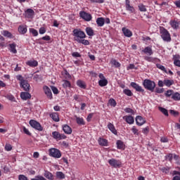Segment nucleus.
<instances>
[{"mask_svg": "<svg viewBox=\"0 0 180 180\" xmlns=\"http://www.w3.org/2000/svg\"><path fill=\"white\" fill-rule=\"evenodd\" d=\"M76 122L79 126H85V121L82 117H76Z\"/></svg>", "mask_w": 180, "mask_h": 180, "instance_id": "obj_31", "label": "nucleus"}, {"mask_svg": "<svg viewBox=\"0 0 180 180\" xmlns=\"http://www.w3.org/2000/svg\"><path fill=\"white\" fill-rule=\"evenodd\" d=\"M27 65H29V67H32V68H34V67H37L39 65V62L37 60H28L26 62Z\"/></svg>", "mask_w": 180, "mask_h": 180, "instance_id": "obj_21", "label": "nucleus"}, {"mask_svg": "<svg viewBox=\"0 0 180 180\" xmlns=\"http://www.w3.org/2000/svg\"><path fill=\"white\" fill-rule=\"evenodd\" d=\"M85 32L87 36H89L90 37H92V36H95V32H94V29H92V27H86Z\"/></svg>", "mask_w": 180, "mask_h": 180, "instance_id": "obj_23", "label": "nucleus"}, {"mask_svg": "<svg viewBox=\"0 0 180 180\" xmlns=\"http://www.w3.org/2000/svg\"><path fill=\"white\" fill-rule=\"evenodd\" d=\"M111 64L115 67V68H119L121 65L120 63H119L115 59H112Z\"/></svg>", "mask_w": 180, "mask_h": 180, "instance_id": "obj_39", "label": "nucleus"}, {"mask_svg": "<svg viewBox=\"0 0 180 180\" xmlns=\"http://www.w3.org/2000/svg\"><path fill=\"white\" fill-rule=\"evenodd\" d=\"M30 125L31 127H32V129L38 130V131H43V127H41V124H40L39 122L34 120H30Z\"/></svg>", "mask_w": 180, "mask_h": 180, "instance_id": "obj_6", "label": "nucleus"}, {"mask_svg": "<svg viewBox=\"0 0 180 180\" xmlns=\"http://www.w3.org/2000/svg\"><path fill=\"white\" fill-rule=\"evenodd\" d=\"M79 16L86 22H91L92 20V15L85 11H80Z\"/></svg>", "mask_w": 180, "mask_h": 180, "instance_id": "obj_7", "label": "nucleus"}, {"mask_svg": "<svg viewBox=\"0 0 180 180\" xmlns=\"http://www.w3.org/2000/svg\"><path fill=\"white\" fill-rule=\"evenodd\" d=\"M44 94L46 95L49 99H53V93H51V89L47 86H44L43 88Z\"/></svg>", "mask_w": 180, "mask_h": 180, "instance_id": "obj_10", "label": "nucleus"}, {"mask_svg": "<svg viewBox=\"0 0 180 180\" xmlns=\"http://www.w3.org/2000/svg\"><path fill=\"white\" fill-rule=\"evenodd\" d=\"M44 176H45L46 178V179L49 180H54V175L52 174L51 172L46 170L44 173Z\"/></svg>", "mask_w": 180, "mask_h": 180, "instance_id": "obj_24", "label": "nucleus"}, {"mask_svg": "<svg viewBox=\"0 0 180 180\" xmlns=\"http://www.w3.org/2000/svg\"><path fill=\"white\" fill-rule=\"evenodd\" d=\"M33 79H34V81H39V79H41V75H34Z\"/></svg>", "mask_w": 180, "mask_h": 180, "instance_id": "obj_59", "label": "nucleus"}, {"mask_svg": "<svg viewBox=\"0 0 180 180\" xmlns=\"http://www.w3.org/2000/svg\"><path fill=\"white\" fill-rule=\"evenodd\" d=\"M123 120H125L128 124H133L134 123V117L131 115L124 116Z\"/></svg>", "mask_w": 180, "mask_h": 180, "instance_id": "obj_14", "label": "nucleus"}, {"mask_svg": "<svg viewBox=\"0 0 180 180\" xmlns=\"http://www.w3.org/2000/svg\"><path fill=\"white\" fill-rule=\"evenodd\" d=\"M1 34L4 36V37H8V39H13V34L9 32L8 30L1 31Z\"/></svg>", "mask_w": 180, "mask_h": 180, "instance_id": "obj_28", "label": "nucleus"}, {"mask_svg": "<svg viewBox=\"0 0 180 180\" xmlns=\"http://www.w3.org/2000/svg\"><path fill=\"white\" fill-rule=\"evenodd\" d=\"M77 85L82 89H85L86 88V84H85V82H84L82 80H77Z\"/></svg>", "mask_w": 180, "mask_h": 180, "instance_id": "obj_32", "label": "nucleus"}, {"mask_svg": "<svg viewBox=\"0 0 180 180\" xmlns=\"http://www.w3.org/2000/svg\"><path fill=\"white\" fill-rule=\"evenodd\" d=\"M5 98H6V99L8 101H11V102H15V96H13L12 94H7L5 96Z\"/></svg>", "mask_w": 180, "mask_h": 180, "instance_id": "obj_47", "label": "nucleus"}, {"mask_svg": "<svg viewBox=\"0 0 180 180\" xmlns=\"http://www.w3.org/2000/svg\"><path fill=\"white\" fill-rule=\"evenodd\" d=\"M116 145H117V148H118V150H122L124 148V143H123V141L120 140L117 141Z\"/></svg>", "mask_w": 180, "mask_h": 180, "instance_id": "obj_33", "label": "nucleus"}, {"mask_svg": "<svg viewBox=\"0 0 180 180\" xmlns=\"http://www.w3.org/2000/svg\"><path fill=\"white\" fill-rule=\"evenodd\" d=\"M143 85L144 88H146V89H148V91H151L152 92L155 89V82L148 79H146L143 82Z\"/></svg>", "mask_w": 180, "mask_h": 180, "instance_id": "obj_3", "label": "nucleus"}, {"mask_svg": "<svg viewBox=\"0 0 180 180\" xmlns=\"http://www.w3.org/2000/svg\"><path fill=\"white\" fill-rule=\"evenodd\" d=\"M50 157L53 158H61V152L56 148H51L49 150Z\"/></svg>", "mask_w": 180, "mask_h": 180, "instance_id": "obj_4", "label": "nucleus"}, {"mask_svg": "<svg viewBox=\"0 0 180 180\" xmlns=\"http://www.w3.org/2000/svg\"><path fill=\"white\" fill-rule=\"evenodd\" d=\"M156 67L157 68H158L159 70H161V71H163L164 72H165L167 74V69L165 68V67L160 63H157L156 64Z\"/></svg>", "mask_w": 180, "mask_h": 180, "instance_id": "obj_41", "label": "nucleus"}, {"mask_svg": "<svg viewBox=\"0 0 180 180\" xmlns=\"http://www.w3.org/2000/svg\"><path fill=\"white\" fill-rule=\"evenodd\" d=\"M20 98L22 101H27L32 98V95L30 93L22 91L20 93Z\"/></svg>", "mask_w": 180, "mask_h": 180, "instance_id": "obj_19", "label": "nucleus"}, {"mask_svg": "<svg viewBox=\"0 0 180 180\" xmlns=\"http://www.w3.org/2000/svg\"><path fill=\"white\" fill-rule=\"evenodd\" d=\"M172 98L174 101H180V94L178 92L173 93Z\"/></svg>", "mask_w": 180, "mask_h": 180, "instance_id": "obj_38", "label": "nucleus"}, {"mask_svg": "<svg viewBox=\"0 0 180 180\" xmlns=\"http://www.w3.org/2000/svg\"><path fill=\"white\" fill-rule=\"evenodd\" d=\"M52 136L55 140H65L67 139V136L64 134H60V132L56 131L52 132Z\"/></svg>", "mask_w": 180, "mask_h": 180, "instance_id": "obj_8", "label": "nucleus"}, {"mask_svg": "<svg viewBox=\"0 0 180 180\" xmlns=\"http://www.w3.org/2000/svg\"><path fill=\"white\" fill-rule=\"evenodd\" d=\"M96 23H97V26H98V27H102V26H103V25H105V18L101 17V18H98L96 19Z\"/></svg>", "mask_w": 180, "mask_h": 180, "instance_id": "obj_29", "label": "nucleus"}, {"mask_svg": "<svg viewBox=\"0 0 180 180\" xmlns=\"http://www.w3.org/2000/svg\"><path fill=\"white\" fill-rule=\"evenodd\" d=\"M20 85L24 91H26V92L30 90V84H29V82H27V81H22Z\"/></svg>", "mask_w": 180, "mask_h": 180, "instance_id": "obj_15", "label": "nucleus"}, {"mask_svg": "<svg viewBox=\"0 0 180 180\" xmlns=\"http://www.w3.org/2000/svg\"><path fill=\"white\" fill-rule=\"evenodd\" d=\"M56 179H65V174L63 172H56Z\"/></svg>", "mask_w": 180, "mask_h": 180, "instance_id": "obj_30", "label": "nucleus"}, {"mask_svg": "<svg viewBox=\"0 0 180 180\" xmlns=\"http://www.w3.org/2000/svg\"><path fill=\"white\" fill-rule=\"evenodd\" d=\"M130 85L137 92H144V89H143V87H141V86L139 85L137 83L132 82H131Z\"/></svg>", "mask_w": 180, "mask_h": 180, "instance_id": "obj_9", "label": "nucleus"}, {"mask_svg": "<svg viewBox=\"0 0 180 180\" xmlns=\"http://www.w3.org/2000/svg\"><path fill=\"white\" fill-rule=\"evenodd\" d=\"M63 88H71V82L67 79H63Z\"/></svg>", "mask_w": 180, "mask_h": 180, "instance_id": "obj_36", "label": "nucleus"}, {"mask_svg": "<svg viewBox=\"0 0 180 180\" xmlns=\"http://www.w3.org/2000/svg\"><path fill=\"white\" fill-rule=\"evenodd\" d=\"M16 79H18V81H20V84H22V81H25V79H23V77H22V75H18L16 76Z\"/></svg>", "mask_w": 180, "mask_h": 180, "instance_id": "obj_60", "label": "nucleus"}, {"mask_svg": "<svg viewBox=\"0 0 180 180\" xmlns=\"http://www.w3.org/2000/svg\"><path fill=\"white\" fill-rule=\"evenodd\" d=\"M123 94H124V95H127V96H133V92H131V90L129 89H124Z\"/></svg>", "mask_w": 180, "mask_h": 180, "instance_id": "obj_40", "label": "nucleus"}, {"mask_svg": "<svg viewBox=\"0 0 180 180\" xmlns=\"http://www.w3.org/2000/svg\"><path fill=\"white\" fill-rule=\"evenodd\" d=\"M142 53H144V54H147V56H153V54H154L153 49H151L150 46L145 47V49L142 50Z\"/></svg>", "mask_w": 180, "mask_h": 180, "instance_id": "obj_16", "label": "nucleus"}, {"mask_svg": "<svg viewBox=\"0 0 180 180\" xmlns=\"http://www.w3.org/2000/svg\"><path fill=\"white\" fill-rule=\"evenodd\" d=\"M158 110L162 112L163 113V115H165V116H168V110H167L166 108H164L162 107H158Z\"/></svg>", "mask_w": 180, "mask_h": 180, "instance_id": "obj_42", "label": "nucleus"}, {"mask_svg": "<svg viewBox=\"0 0 180 180\" xmlns=\"http://www.w3.org/2000/svg\"><path fill=\"white\" fill-rule=\"evenodd\" d=\"M18 32L20 34H25V33H27V27L26 25H20L18 27Z\"/></svg>", "mask_w": 180, "mask_h": 180, "instance_id": "obj_26", "label": "nucleus"}, {"mask_svg": "<svg viewBox=\"0 0 180 180\" xmlns=\"http://www.w3.org/2000/svg\"><path fill=\"white\" fill-rule=\"evenodd\" d=\"M144 60H146V61H148L149 63L154 62V58L153 57H150V56H145Z\"/></svg>", "mask_w": 180, "mask_h": 180, "instance_id": "obj_57", "label": "nucleus"}, {"mask_svg": "<svg viewBox=\"0 0 180 180\" xmlns=\"http://www.w3.org/2000/svg\"><path fill=\"white\" fill-rule=\"evenodd\" d=\"M18 179H19V180H29V179H27V178L26 177V176H25V175H23V174L19 175Z\"/></svg>", "mask_w": 180, "mask_h": 180, "instance_id": "obj_63", "label": "nucleus"}, {"mask_svg": "<svg viewBox=\"0 0 180 180\" xmlns=\"http://www.w3.org/2000/svg\"><path fill=\"white\" fill-rule=\"evenodd\" d=\"M125 8H126V11L131 12V13H134L135 11H136L134 9V7H133L130 5V0L125 1Z\"/></svg>", "mask_w": 180, "mask_h": 180, "instance_id": "obj_11", "label": "nucleus"}, {"mask_svg": "<svg viewBox=\"0 0 180 180\" xmlns=\"http://www.w3.org/2000/svg\"><path fill=\"white\" fill-rule=\"evenodd\" d=\"M63 76L65 78V79H71L72 77L71 75L67 71V70H64Z\"/></svg>", "mask_w": 180, "mask_h": 180, "instance_id": "obj_43", "label": "nucleus"}, {"mask_svg": "<svg viewBox=\"0 0 180 180\" xmlns=\"http://www.w3.org/2000/svg\"><path fill=\"white\" fill-rule=\"evenodd\" d=\"M63 131L65 134H71L72 133V129L68 124L63 125Z\"/></svg>", "mask_w": 180, "mask_h": 180, "instance_id": "obj_18", "label": "nucleus"}, {"mask_svg": "<svg viewBox=\"0 0 180 180\" xmlns=\"http://www.w3.org/2000/svg\"><path fill=\"white\" fill-rule=\"evenodd\" d=\"M30 33H32L34 37L39 36V32L34 28H30Z\"/></svg>", "mask_w": 180, "mask_h": 180, "instance_id": "obj_46", "label": "nucleus"}, {"mask_svg": "<svg viewBox=\"0 0 180 180\" xmlns=\"http://www.w3.org/2000/svg\"><path fill=\"white\" fill-rule=\"evenodd\" d=\"M148 131H150V128L148 127L143 128L142 130V132L143 133V134H148Z\"/></svg>", "mask_w": 180, "mask_h": 180, "instance_id": "obj_61", "label": "nucleus"}, {"mask_svg": "<svg viewBox=\"0 0 180 180\" xmlns=\"http://www.w3.org/2000/svg\"><path fill=\"white\" fill-rule=\"evenodd\" d=\"M164 84L166 86H171V85H174V82L173 79H164Z\"/></svg>", "mask_w": 180, "mask_h": 180, "instance_id": "obj_35", "label": "nucleus"}, {"mask_svg": "<svg viewBox=\"0 0 180 180\" xmlns=\"http://www.w3.org/2000/svg\"><path fill=\"white\" fill-rule=\"evenodd\" d=\"M98 85L100 86H106L108 85V79H103L98 81Z\"/></svg>", "mask_w": 180, "mask_h": 180, "instance_id": "obj_37", "label": "nucleus"}, {"mask_svg": "<svg viewBox=\"0 0 180 180\" xmlns=\"http://www.w3.org/2000/svg\"><path fill=\"white\" fill-rule=\"evenodd\" d=\"M98 143L99 146H101L102 147H108V140L103 138H98Z\"/></svg>", "mask_w": 180, "mask_h": 180, "instance_id": "obj_20", "label": "nucleus"}, {"mask_svg": "<svg viewBox=\"0 0 180 180\" xmlns=\"http://www.w3.org/2000/svg\"><path fill=\"white\" fill-rule=\"evenodd\" d=\"M72 33H73L74 40L75 41H77V43L82 39H85V37H86V34H85V32L81 30V29H75L72 31Z\"/></svg>", "mask_w": 180, "mask_h": 180, "instance_id": "obj_1", "label": "nucleus"}, {"mask_svg": "<svg viewBox=\"0 0 180 180\" xmlns=\"http://www.w3.org/2000/svg\"><path fill=\"white\" fill-rule=\"evenodd\" d=\"M108 103H110V105L112 106L113 108H115L117 105L116 101L114 98H110L108 101Z\"/></svg>", "mask_w": 180, "mask_h": 180, "instance_id": "obj_48", "label": "nucleus"}, {"mask_svg": "<svg viewBox=\"0 0 180 180\" xmlns=\"http://www.w3.org/2000/svg\"><path fill=\"white\" fill-rule=\"evenodd\" d=\"M52 92L55 94L57 95L58 94V89L57 87L52 86H51Z\"/></svg>", "mask_w": 180, "mask_h": 180, "instance_id": "obj_56", "label": "nucleus"}, {"mask_svg": "<svg viewBox=\"0 0 180 180\" xmlns=\"http://www.w3.org/2000/svg\"><path fill=\"white\" fill-rule=\"evenodd\" d=\"M49 116L53 122H60V117L58 116V113L52 112L49 115Z\"/></svg>", "mask_w": 180, "mask_h": 180, "instance_id": "obj_22", "label": "nucleus"}, {"mask_svg": "<svg viewBox=\"0 0 180 180\" xmlns=\"http://www.w3.org/2000/svg\"><path fill=\"white\" fill-rule=\"evenodd\" d=\"M165 96H167V98H169V96H172V95H174V91L173 90H167L165 93Z\"/></svg>", "mask_w": 180, "mask_h": 180, "instance_id": "obj_50", "label": "nucleus"}, {"mask_svg": "<svg viewBox=\"0 0 180 180\" xmlns=\"http://www.w3.org/2000/svg\"><path fill=\"white\" fill-rule=\"evenodd\" d=\"M124 112H126V113H131V115H134V110L130 108H124Z\"/></svg>", "mask_w": 180, "mask_h": 180, "instance_id": "obj_53", "label": "nucleus"}, {"mask_svg": "<svg viewBox=\"0 0 180 180\" xmlns=\"http://www.w3.org/2000/svg\"><path fill=\"white\" fill-rule=\"evenodd\" d=\"M131 131L134 134L139 136V129H137V128H136V127H132L131 128Z\"/></svg>", "mask_w": 180, "mask_h": 180, "instance_id": "obj_55", "label": "nucleus"}, {"mask_svg": "<svg viewBox=\"0 0 180 180\" xmlns=\"http://www.w3.org/2000/svg\"><path fill=\"white\" fill-rule=\"evenodd\" d=\"M127 71H129V70H137V68H136V65H134V64H129L127 67Z\"/></svg>", "mask_w": 180, "mask_h": 180, "instance_id": "obj_54", "label": "nucleus"}, {"mask_svg": "<svg viewBox=\"0 0 180 180\" xmlns=\"http://www.w3.org/2000/svg\"><path fill=\"white\" fill-rule=\"evenodd\" d=\"M136 122L137 126H143L146 123V120L143 117L138 115L136 117Z\"/></svg>", "mask_w": 180, "mask_h": 180, "instance_id": "obj_13", "label": "nucleus"}, {"mask_svg": "<svg viewBox=\"0 0 180 180\" xmlns=\"http://www.w3.org/2000/svg\"><path fill=\"white\" fill-rule=\"evenodd\" d=\"M139 9L141 12H147V8H146V6L143 4H140L139 6Z\"/></svg>", "mask_w": 180, "mask_h": 180, "instance_id": "obj_51", "label": "nucleus"}, {"mask_svg": "<svg viewBox=\"0 0 180 180\" xmlns=\"http://www.w3.org/2000/svg\"><path fill=\"white\" fill-rule=\"evenodd\" d=\"M22 130H23L24 133H25V134H27V136H31V135H32V134L30 133V131H29V129H27L26 128V127H22Z\"/></svg>", "mask_w": 180, "mask_h": 180, "instance_id": "obj_58", "label": "nucleus"}, {"mask_svg": "<svg viewBox=\"0 0 180 180\" xmlns=\"http://www.w3.org/2000/svg\"><path fill=\"white\" fill-rule=\"evenodd\" d=\"M174 4L176 6V8H178L179 9H180V0L174 1Z\"/></svg>", "mask_w": 180, "mask_h": 180, "instance_id": "obj_64", "label": "nucleus"}, {"mask_svg": "<svg viewBox=\"0 0 180 180\" xmlns=\"http://www.w3.org/2000/svg\"><path fill=\"white\" fill-rule=\"evenodd\" d=\"M77 43L84 44V46H89V41L84 39H80L79 41H78Z\"/></svg>", "mask_w": 180, "mask_h": 180, "instance_id": "obj_44", "label": "nucleus"}, {"mask_svg": "<svg viewBox=\"0 0 180 180\" xmlns=\"http://www.w3.org/2000/svg\"><path fill=\"white\" fill-rule=\"evenodd\" d=\"M165 158L171 162L172 161V159L174 158V155H172V153H169L165 156Z\"/></svg>", "mask_w": 180, "mask_h": 180, "instance_id": "obj_52", "label": "nucleus"}, {"mask_svg": "<svg viewBox=\"0 0 180 180\" xmlns=\"http://www.w3.org/2000/svg\"><path fill=\"white\" fill-rule=\"evenodd\" d=\"M160 171H162V172H163V174H169V167H160Z\"/></svg>", "mask_w": 180, "mask_h": 180, "instance_id": "obj_45", "label": "nucleus"}, {"mask_svg": "<svg viewBox=\"0 0 180 180\" xmlns=\"http://www.w3.org/2000/svg\"><path fill=\"white\" fill-rule=\"evenodd\" d=\"M33 15H34V11H33V9H32V8L27 9L26 16L27 18H32V16H33Z\"/></svg>", "mask_w": 180, "mask_h": 180, "instance_id": "obj_34", "label": "nucleus"}, {"mask_svg": "<svg viewBox=\"0 0 180 180\" xmlns=\"http://www.w3.org/2000/svg\"><path fill=\"white\" fill-rule=\"evenodd\" d=\"M169 25L171 27H172V29H174V30H177V29H179L180 22L175 20H170Z\"/></svg>", "mask_w": 180, "mask_h": 180, "instance_id": "obj_12", "label": "nucleus"}, {"mask_svg": "<svg viewBox=\"0 0 180 180\" xmlns=\"http://www.w3.org/2000/svg\"><path fill=\"white\" fill-rule=\"evenodd\" d=\"M108 164L110 167H112V168H120L122 167V161L115 158L108 160Z\"/></svg>", "mask_w": 180, "mask_h": 180, "instance_id": "obj_5", "label": "nucleus"}, {"mask_svg": "<svg viewBox=\"0 0 180 180\" xmlns=\"http://www.w3.org/2000/svg\"><path fill=\"white\" fill-rule=\"evenodd\" d=\"M75 101H76L77 102H81L82 101V99H81V98H79V96L75 94L73 96Z\"/></svg>", "mask_w": 180, "mask_h": 180, "instance_id": "obj_62", "label": "nucleus"}, {"mask_svg": "<svg viewBox=\"0 0 180 180\" xmlns=\"http://www.w3.org/2000/svg\"><path fill=\"white\" fill-rule=\"evenodd\" d=\"M122 30L125 37H131V36H133V32H131L130 30L126 27H122Z\"/></svg>", "mask_w": 180, "mask_h": 180, "instance_id": "obj_17", "label": "nucleus"}, {"mask_svg": "<svg viewBox=\"0 0 180 180\" xmlns=\"http://www.w3.org/2000/svg\"><path fill=\"white\" fill-rule=\"evenodd\" d=\"M8 47H10L9 51L11 53H13V54H16V53H18V50H16V44H8Z\"/></svg>", "mask_w": 180, "mask_h": 180, "instance_id": "obj_27", "label": "nucleus"}, {"mask_svg": "<svg viewBox=\"0 0 180 180\" xmlns=\"http://www.w3.org/2000/svg\"><path fill=\"white\" fill-rule=\"evenodd\" d=\"M160 36L163 41H166L167 43H169L172 40L171 38V34H169L168 30L165 29V27H162L160 29Z\"/></svg>", "mask_w": 180, "mask_h": 180, "instance_id": "obj_2", "label": "nucleus"}, {"mask_svg": "<svg viewBox=\"0 0 180 180\" xmlns=\"http://www.w3.org/2000/svg\"><path fill=\"white\" fill-rule=\"evenodd\" d=\"M31 180H47V179L44 178L43 176L38 175L35 176L34 178L31 179Z\"/></svg>", "mask_w": 180, "mask_h": 180, "instance_id": "obj_49", "label": "nucleus"}, {"mask_svg": "<svg viewBox=\"0 0 180 180\" xmlns=\"http://www.w3.org/2000/svg\"><path fill=\"white\" fill-rule=\"evenodd\" d=\"M108 129L110 130V131L113 134H115V136L117 134V131L116 130V128H115V125L109 122L108 124Z\"/></svg>", "mask_w": 180, "mask_h": 180, "instance_id": "obj_25", "label": "nucleus"}]
</instances>
